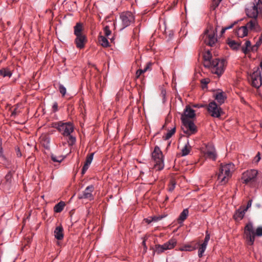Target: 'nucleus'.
I'll return each instance as SVG.
<instances>
[{"instance_id": "052dcab7", "label": "nucleus", "mask_w": 262, "mask_h": 262, "mask_svg": "<svg viewBox=\"0 0 262 262\" xmlns=\"http://www.w3.org/2000/svg\"><path fill=\"white\" fill-rule=\"evenodd\" d=\"M262 43V34L259 37L258 40L256 42L257 46H260Z\"/></svg>"}, {"instance_id": "f03ea898", "label": "nucleus", "mask_w": 262, "mask_h": 262, "mask_svg": "<svg viewBox=\"0 0 262 262\" xmlns=\"http://www.w3.org/2000/svg\"><path fill=\"white\" fill-rule=\"evenodd\" d=\"M234 170V165L232 163L226 164H221L220 166L218 180L221 185L227 183L232 176V173Z\"/></svg>"}, {"instance_id": "c9c22d12", "label": "nucleus", "mask_w": 262, "mask_h": 262, "mask_svg": "<svg viewBox=\"0 0 262 262\" xmlns=\"http://www.w3.org/2000/svg\"><path fill=\"white\" fill-rule=\"evenodd\" d=\"M51 158L53 162L60 163L64 160L65 157L63 156H56L54 154H51Z\"/></svg>"}, {"instance_id": "49530a36", "label": "nucleus", "mask_w": 262, "mask_h": 262, "mask_svg": "<svg viewBox=\"0 0 262 262\" xmlns=\"http://www.w3.org/2000/svg\"><path fill=\"white\" fill-rule=\"evenodd\" d=\"M260 159H261V157H260V152H258L253 160V162L255 163H257L260 161Z\"/></svg>"}, {"instance_id": "5701e85b", "label": "nucleus", "mask_w": 262, "mask_h": 262, "mask_svg": "<svg viewBox=\"0 0 262 262\" xmlns=\"http://www.w3.org/2000/svg\"><path fill=\"white\" fill-rule=\"evenodd\" d=\"M247 26H242L239 27L236 31V34L238 37L243 38L248 35Z\"/></svg>"}, {"instance_id": "bb28decb", "label": "nucleus", "mask_w": 262, "mask_h": 262, "mask_svg": "<svg viewBox=\"0 0 262 262\" xmlns=\"http://www.w3.org/2000/svg\"><path fill=\"white\" fill-rule=\"evenodd\" d=\"M190 149L191 146L189 145V140H188L187 143L185 144L184 147L182 148L181 150L182 156H187L189 154Z\"/></svg>"}, {"instance_id": "bf43d9fd", "label": "nucleus", "mask_w": 262, "mask_h": 262, "mask_svg": "<svg viewBox=\"0 0 262 262\" xmlns=\"http://www.w3.org/2000/svg\"><path fill=\"white\" fill-rule=\"evenodd\" d=\"M237 23L236 21H234L233 23L231 24L230 25L227 26V27H226L225 28L226 29V30H228V29H231L234 26L235 24H236Z\"/></svg>"}, {"instance_id": "de8ad7c7", "label": "nucleus", "mask_w": 262, "mask_h": 262, "mask_svg": "<svg viewBox=\"0 0 262 262\" xmlns=\"http://www.w3.org/2000/svg\"><path fill=\"white\" fill-rule=\"evenodd\" d=\"M242 52L245 54H247L248 52L250 51V49L248 48V47H246L245 46H243L241 48Z\"/></svg>"}, {"instance_id": "72a5a7b5", "label": "nucleus", "mask_w": 262, "mask_h": 262, "mask_svg": "<svg viewBox=\"0 0 262 262\" xmlns=\"http://www.w3.org/2000/svg\"><path fill=\"white\" fill-rule=\"evenodd\" d=\"M167 250L164 244L163 245H156L155 246V249L154 252L157 254H161Z\"/></svg>"}, {"instance_id": "39448f33", "label": "nucleus", "mask_w": 262, "mask_h": 262, "mask_svg": "<svg viewBox=\"0 0 262 262\" xmlns=\"http://www.w3.org/2000/svg\"><path fill=\"white\" fill-rule=\"evenodd\" d=\"M152 158L155 162V168L159 170L163 169L164 167V157L160 148L157 146L152 152Z\"/></svg>"}, {"instance_id": "412c9836", "label": "nucleus", "mask_w": 262, "mask_h": 262, "mask_svg": "<svg viewBox=\"0 0 262 262\" xmlns=\"http://www.w3.org/2000/svg\"><path fill=\"white\" fill-rule=\"evenodd\" d=\"M55 238L58 240H61L63 238V228L62 226H58L56 227L54 230Z\"/></svg>"}, {"instance_id": "4be33fe9", "label": "nucleus", "mask_w": 262, "mask_h": 262, "mask_svg": "<svg viewBox=\"0 0 262 262\" xmlns=\"http://www.w3.org/2000/svg\"><path fill=\"white\" fill-rule=\"evenodd\" d=\"M83 30V24L80 22L77 23L75 26L74 27V34L75 36L84 35L82 32Z\"/></svg>"}, {"instance_id": "2f4dec72", "label": "nucleus", "mask_w": 262, "mask_h": 262, "mask_svg": "<svg viewBox=\"0 0 262 262\" xmlns=\"http://www.w3.org/2000/svg\"><path fill=\"white\" fill-rule=\"evenodd\" d=\"M151 66L150 63L148 62L146 65L145 67L143 69H139L137 71L136 73V76L137 78H138L140 75L145 72H146L148 69L149 68L150 66Z\"/></svg>"}, {"instance_id": "20e7f679", "label": "nucleus", "mask_w": 262, "mask_h": 262, "mask_svg": "<svg viewBox=\"0 0 262 262\" xmlns=\"http://www.w3.org/2000/svg\"><path fill=\"white\" fill-rule=\"evenodd\" d=\"M262 12V0H254L247 6L246 13L250 18L256 19Z\"/></svg>"}, {"instance_id": "cd10ccee", "label": "nucleus", "mask_w": 262, "mask_h": 262, "mask_svg": "<svg viewBox=\"0 0 262 262\" xmlns=\"http://www.w3.org/2000/svg\"><path fill=\"white\" fill-rule=\"evenodd\" d=\"M65 203L64 202L60 201L58 203L55 205L54 207V210L55 212L59 213L61 212L64 208Z\"/></svg>"}, {"instance_id": "a878e982", "label": "nucleus", "mask_w": 262, "mask_h": 262, "mask_svg": "<svg viewBox=\"0 0 262 262\" xmlns=\"http://www.w3.org/2000/svg\"><path fill=\"white\" fill-rule=\"evenodd\" d=\"M188 213V209L187 208L184 209L180 213V215L178 218L179 223H182L187 218Z\"/></svg>"}, {"instance_id": "37998d69", "label": "nucleus", "mask_w": 262, "mask_h": 262, "mask_svg": "<svg viewBox=\"0 0 262 262\" xmlns=\"http://www.w3.org/2000/svg\"><path fill=\"white\" fill-rule=\"evenodd\" d=\"M104 34L106 36H108L109 35H111L112 32L110 29L109 26H106L104 28Z\"/></svg>"}, {"instance_id": "e433bc0d", "label": "nucleus", "mask_w": 262, "mask_h": 262, "mask_svg": "<svg viewBox=\"0 0 262 262\" xmlns=\"http://www.w3.org/2000/svg\"><path fill=\"white\" fill-rule=\"evenodd\" d=\"M195 249V247L191 245H185L179 248V250L181 251H191Z\"/></svg>"}, {"instance_id": "680f3d73", "label": "nucleus", "mask_w": 262, "mask_h": 262, "mask_svg": "<svg viewBox=\"0 0 262 262\" xmlns=\"http://www.w3.org/2000/svg\"><path fill=\"white\" fill-rule=\"evenodd\" d=\"M252 200H249L248 203H247V207L245 209H247V210H248V209L250 207H251V205H252Z\"/></svg>"}, {"instance_id": "5fc2aeb1", "label": "nucleus", "mask_w": 262, "mask_h": 262, "mask_svg": "<svg viewBox=\"0 0 262 262\" xmlns=\"http://www.w3.org/2000/svg\"><path fill=\"white\" fill-rule=\"evenodd\" d=\"M259 46H257V44L256 43L254 46L251 47L250 51L253 52L257 51Z\"/></svg>"}, {"instance_id": "6ab92c4d", "label": "nucleus", "mask_w": 262, "mask_h": 262, "mask_svg": "<svg viewBox=\"0 0 262 262\" xmlns=\"http://www.w3.org/2000/svg\"><path fill=\"white\" fill-rule=\"evenodd\" d=\"M213 97L220 105L224 103L226 99V94L223 92H217L213 95Z\"/></svg>"}, {"instance_id": "338daca9", "label": "nucleus", "mask_w": 262, "mask_h": 262, "mask_svg": "<svg viewBox=\"0 0 262 262\" xmlns=\"http://www.w3.org/2000/svg\"><path fill=\"white\" fill-rule=\"evenodd\" d=\"M226 29L225 28V27L224 28H223L222 30H221V35H223L225 32V31H226Z\"/></svg>"}, {"instance_id": "c03bdc74", "label": "nucleus", "mask_w": 262, "mask_h": 262, "mask_svg": "<svg viewBox=\"0 0 262 262\" xmlns=\"http://www.w3.org/2000/svg\"><path fill=\"white\" fill-rule=\"evenodd\" d=\"M166 90L164 89H162L161 90V96L162 97V100H163V102H165L166 100Z\"/></svg>"}, {"instance_id": "7c9ffc66", "label": "nucleus", "mask_w": 262, "mask_h": 262, "mask_svg": "<svg viewBox=\"0 0 262 262\" xmlns=\"http://www.w3.org/2000/svg\"><path fill=\"white\" fill-rule=\"evenodd\" d=\"M12 75L11 72L8 68H3L0 69V75L4 77H11Z\"/></svg>"}, {"instance_id": "a19ab883", "label": "nucleus", "mask_w": 262, "mask_h": 262, "mask_svg": "<svg viewBox=\"0 0 262 262\" xmlns=\"http://www.w3.org/2000/svg\"><path fill=\"white\" fill-rule=\"evenodd\" d=\"M12 179V173L11 171H9L5 176L6 181L9 183H10Z\"/></svg>"}, {"instance_id": "603ef678", "label": "nucleus", "mask_w": 262, "mask_h": 262, "mask_svg": "<svg viewBox=\"0 0 262 262\" xmlns=\"http://www.w3.org/2000/svg\"><path fill=\"white\" fill-rule=\"evenodd\" d=\"M210 239V234L209 233H208V231H206V235H205V239L204 240V242H205V243H208V242Z\"/></svg>"}, {"instance_id": "7ed1b4c3", "label": "nucleus", "mask_w": 262, "mask_h": 262, "mask_svg": "<svg viewBox=\"0 0 262 262\" xmlns=\"http://www.w3.org/2000/svg\"><path fill=\"white\" fill-rule=\"evenodd\" d=\"M217 27H214L212 25H209L202 36V39L204 42L210 47L216 46L217 42Z\"/></svg>"}, {"instance_id": "69168bd1", "label": "nucleus", "mask_w": 262, "mask_h": 262, "mask_svg": "<svg viewBox=\"0 0 262 262\" xmlns=\"http://www.w3.org/2000/svg\"><path fill=\"white\" fill-rule=\"evenodd\" d=\"M18 112L17 111V108H15L14 110L12 112V116H15L17 114Z\"/></svg>"}, {"instance_id": "f8f14e48", "label": "nucleus", "mask_w": 262, "mask_h": 262, "mask_svg": "<svg viewBox=\"0 0 262 262\" xmlns=\"http://www.w3.org/2000/svg\"><path fill=\"white\" fill-rule=\"evenodd\" d=\"M257 173L258 171L255 169L247 170L243 173L242 179L244 183L247 184L254 181Z\"/></svg>"}, {"instance_id": "4468645a", "label": "nucleus", "mask_w": 262, "mask_h": 262, "mask_svg": "<svg viewBox=\"0 0 262 262\" xmlns=\"http://www.w3.org/2000/svg\"><path fill=\"white\" fill-rule=\"evenodd\" d=\"M205 155L207 158L215 161L216 159L217 155L214 146L211 144H208L206 146L205 151Z\"/></svg>"}, {"instance_id": "58836bf2", "label": "nucleus", "mask_w": 262, "mask_h": 262, "mask_svg": "<svg viewBox=\"0 0 262 262\" xmlns=\"http://www.w3.org/2000/svg\"><path fill=\"white\" fill-rule=\"evenodd\" d=\"M222 0H213L211 5V9L212 10H215L219 5L220 3Z\"/></svg>"}, {"instance_id": "1a4fd4ad", "label": "nucleus", "mask_w": 262, "mask_h": 262, "mask_svg": "<svg viewBox=\"0 0 262 262\" xmlns=\"http://www.w3.org/2000/svg\"><path fill=\"white\" fill-rule=\"evenodd\" d=\"M207 111L210 116L213 118H220L222 113V110L214 101L209 103L207 106Z\"/></svg>"}, {"instance_id": "f257e3e1", "label": "nucleus", "mask_w": 262, "mask_h": 262, "mask_svg": "<svg viewBox=\"0 0 262 262\" xmlns=\"http://www.w3.org/2000/svg\"><path fill=\"white\" fill-rule=\"evenodd\" d=\"M56 128L64 137L68 138V143L70 146L73 145L76 142V138L72 134L74 130V126L70 122H62L59 121L54 124Z\"/></svg>"}, {"instance_id": "b1692460", "label": "nucleus", "mask_w": 262, "mask_h": 262, "mask_svg": "<svg viewBox=\"0 0 262 262\" xmlns=\"http://www.w3.org/2000/svg\"><path fill=\"white\" fill-rule=\"evenodd\" d=\"M177 244V240L175 238H171L168 242L164 244V246L167 250L173 249Z\"/></svg>"}, {"instance_id": "dca6fc26", "label": "nucleus", "mask_w": 262, "mask_h": 262, "mask_svg": "<svg viewBox=\"0 0 262 262\" xmlns=\"http://www.w3.org/2000/svg\"><path fill=\"white\" fill-rule=\"evenodd\" d=\"M195 116V111L193 110L189 105L186 106L183 114L181 116V121H182L183 117H186L188 119L194 118Z\"/></svg>"}, {"instance_id": "6e6d98bb", "label": "nucleus", "mask_w": 262, "mask_h": 262, "mask_svg": "<svg viewBox=\"0 0 262 262\" xmlns=\"http://www.w3.org/2000/svg\"><path fill=\"white\" fill-rule=\"evenodd\" d=\"M15 151H16V155L18 157H20L21 156V153L20 149L18 147H15Z\"/></svg>"}, {"instance_id": "a18cd8bd", "label": "nucleus", "mask_w": 262, "mask_h": 262, "mask_svg": "<svg viewBox=\"0 0 262 262\" xmlns=\"http://www.w3.org/2000/svg\"><path fill=\"white\" fill-rule=\"evenodd\" d=\"M255 236H262V227H258L255 231Z\"/></svg>"}, {"instance_id": "f704fd0d", "label": "nucleus", "mask_w": 262, "mask_h": 262, "mask_svg": "<svg viewBox=\"0 0 262 262\" xmlns=\"http://www.w3.org/2000/svg\"><path fill=\"white\" fill-rule=\"evenodd\" d=\"M228 45L233 50H237L241 46V43L232 40L228 42Z\"/></svg>"}, {"instance_id": "13d9d810", "label": "nucleus", "mask_w": 262, "mask_h": 262, "mask_svg": "<svg viewBox=\"0 0 262 262\" xmlns=\"http://www.w3.org/2000/svg\"><path fill=\"white\" fill-rule=\"evenodd\" d=\"M142 245H143V247H144V252H146V251H147V246H146V239H144L143 241V242H142Z\"/></svg>"}, {"instance_id": "2eb2a0df", "label": "nucleus", "mask_w": 262, "mask_h": 262, "mask_svg": "<svg viewBox=\"0 0 262 262\" xmlns=\"http://www.w3.org/2000/svg\"><path fill=\"white\" fill-rule=\"evenodd\" d=\"M86 41V37L84 34L76 36V38L74 41L76 47L80 49H83L84 47Z\"/></svg>"}, {"instance_id": "864d4df0", "label": "nucleus", "mask_w": 262, "mask_h": 262, "mask_svg": "<svg viewBox=\"0 0 262 262\" xmlns=\"http://www.w3.org/2000/svg\"><path fill=\"white\" fill-rule=\"evenodd\" d=\"M52 110L54 112H56L58 111V104L56 102H55L52 105Z\"/></svg>"}, {"instance_id": "ea45409f", "label": "nucleus", "mask_w": 262, "mask_h": 262, "mask_svg": "<svg viewBox=\"0 0 262 262\" xmlns=\"http://www.w3.org/2000/svg\"><path fill=\"white\" fill-rule=\"evenodd\" d=\"M94 155V152L93 153H91L90 155H89L86 157L85 164H87V165H88L89 166L90 165V164H91V163L92 162V160L93 159Z\"/></svg>"}, {"instance_id": "6e6552de", "label": "nucleus", "mask_w": 262, "mask_h": 262, "mask_svg": "<svg viewBox=\"0 0 262 262\" xmlns=\"http://www.w3.org/2000/svg\"><path fill=\"white\" fill-rule=\"evenodd\" d=\"M120 18L121 20V30L128 27L135 21V16L134 14L129 11L121 13Z\"/></svg>"}, {"instance_id": "4d7b16f0", "label": "nucleus", "mask_w": 262, "mask_h": 262, "mask_svg": "<svg viewBox=\"0 0 262 262\" xmlns=\"http://www.w3.org/2000/svg\"><path fill=\"white\" fill-rule=\"evenodd\" d=\"M245 46L247 47H248V48L250 49L251 47V41L249 40H246L245 43Z\"/></svg>"}, {"instance_id": "c756f323", "label": "nucleus", "mask_w": 262, "mask_h": 262, "mask_svg": "<svg viewBox=\"0 0 262 262\" xmlns=\"http://www.w3.org/2000/svg\"><path fill=\"white\" fill-rule=\"evenodd\" d=\"M257 18L251 20L249 21L245 26H247V28H249L250 30H253L255 29V27L258 26Z\"/></svg>"}, {"instance_id": "0eeeda50", "label": "nucleus", "mask_w": 262, "mask_h": 262, "mask_svg": "<svg viewBox=\"0 0 262 262\" xmlns=\"http://www.w3.org/2000/svg\"><path fill=\"white\" fill-rule=\"evenodd\" d=\"M245 238L249 245H252L255 241V230L252 222H249L246 225L244 229Z\"/></svg>"}, {"instance_id": "09e8293b", "label": "nucleus", "mask_w": 262, "mask_h": 262, "mask_svg": "<svg viewBox=\"0 0 262 262\" xmlns=\"http://www.w3.org/2000/svg\"><path fill=\"white\" fill-rule=\"evenodd\" d=\"M162 218H163L162 216H154L151 217V221H152V222H157L161 220Z\"/></svg>"}, {"instance_id": "3c124183", "label": "nucleus", "mask_w": 262, "mask_h": 262, "mask_svg": "<svg viewBox=\"0 0 262 262\" xmlns=\"http://www.w3.org/2000/svg\"><path fill=\"white\" fill-rule=\"evenodd\" d=\"M175 186H176V183H174L173 182H171V184L168 188V191L169 192L172 191L174 190Z\"/></svg>"}, {"instance_id": "aec40b11", "label": "nucleus", "mask_w": 262, "mask_h": 262, "mask_svg": "<svg viewBox=\"0 0 262 262\" xmlns=\"http://www.w3.org/2000/svg\"><path fill=\"white\" fill-rule=\"evenodd\" d=\"M246 211L247 209H242L241 208H238L235 212L233 215V219L235 221H241L243 219Z\"/></svg>"}, {"instance_id": "f3484780", "label": "nucleus", "mask_w": 262, "mask_h": 262, "mask_svg": "<svg viewBox=\"0 0 262 262\" xmlns=\"http://www.w3.org/2000/svg\"><path fill=\"white\" fill-rule=\"evenodd\" d=\"M204 58V66L206 68H209L211 66L212 60V54L210 51H206L203 55Z\"/></svg>"}, {"instance_id": "79ce46f5", "label": "nucleus", "mask_w": 262, "mask_h": 262, "mask_svg": "<svg viewBox=\"0 0 262 262\" xmlns=\"http://www.w3.org/2000/svg\"><path fill=\"white\" fill-rule=\"evenodd\" d=\"M59 91L60 93L62 94V96H64L67 92L66 88L62 85L60 84L59 85Z\"/></svg>"}, {"instance_id": "9b49d317", "label": "nucleus", "mask_w": 262, "mask_h": 262, "mask_svg": "<svg viewBox=\"0 0 262 262\" xmlns=\"http://www.w3.org/2000/svg\"><path fill=\"white\" fill-rule=\"evenodd\" d=\"M250 80L251 85L256 89H259L262 86V76L261 72L259 69L253 72L251 74Z\"/></svg>"}, {"instance_id": "393cba45", "label": "nucleus", "mask_w": 262, "mask_h": 262, "mask_svg": "<svg viewBox=\"0 0 262 262\" xmlns=\"http://www.w3.org/2000/svg\"><path fill=\"white\" fill-rule=\"evenodd\" d=\"M99 43L103 47L107 48L110 46L107 39L104 36L100 35L98 38Z\"/></svg>"}, {"instance_id": "774afa93", "label": "nucleus", "mask_w": 262, "mask_h": 262, "mask_svg": "<svg viewBox=\"0 0 262 262\" xmlns=\"http://www.w3.org/2000/svg\"><path fill=\"white\" fill-rule=\"evenodd\" d=\"M193 107L200 108V107H203V105H199V104H194V105H193Z\"/></svg>"}, {"instance_id": "423d86ee", "label": "nucleus", "mask_w": 262, "mask_h": 262, "mask_svg": "<svg viewBox=\"0 0 262 262\" xmlns=\"http://www.w3.org/2000/svg\"><path fill=\"white\" fill-rule=\"evenodd\" d=\"M211 66L209 68L212 72L218 76H221L224 72L226 66V61L224 59L214 58L212 60Z\"/></svg>"}, {"instance_id": "ddd939ff", "label": "nucleus", "mask_w": 262, "mask_h": 262, "mask_svg": "<svg viewBox=\"0 0 262 262\" xmlns=\"http://www.w3.org/2000/svg\"><path fill=\"white\" fill-rule=\"evenodd\" d=\"M94 190V186L91 185L87 186L85 190L83 191L82 194H79L78 196L79 199H89V200H92L93 199V196L92 192Z\"/></svg>"}, {"instance_id": "e2e57ef3", "label": "nucleus", "mask_w": 262, "mask_h": 262, "mask_svg": "<svg viewBox=\"0 0 262 262\" xmlns=\"http://www.w3.org/2000/svg\"><path fill=\"white\" fill-rule=\"evenodd\" d=\"M145 222L147 224H150L151 222H152V221H151V217H148L147 219H145Z\"/></svg>"}, {"instance_id": "8fccbe9b", "label": "nucleus", "mask_w": 262, "mask_h": 262, "mask_svg": "<svg viewBox=\"0 0 262 262\" xmlns=\"http://www.w3.org/2000/svg\"><path fill=\"white\" fill-rule=\"evenodd\" d=\"M89 167V165L84 164L82 169L81 174H84L86 171V170L88 169Z\"/></svg>"}, {"instance_id": "a211bd4d", "label": "nucleus", "mask_w": 262, "mask_h": 262, "mask_svg": "<svg viewBox=\"0 0 262 262\" xmlns=\"http://www.w3.org/2000/svg\"><path fill=\"white\" fill-rule=\"evenodd\" d=\"M2 143V139L0 138V160L3 164L5 165L6 166H9L10 162L4 154Z\"/></svg>"}, {"instance_id": "c85d7f7f", "label": "nucleus", "mask_w": 262, "mask_h": 262, "mask_svg": "<svg viewBox=\"0 0 262 262\" xmlns=\"http://www.w3.org/2000/svg\"><path fill=\"white\" fill-rule=\"evenodd\" d=\"M50 138L46 136L43 137L41 139V144L47 149L50 148Z\"/></svg>"}, {"instance_id": "4c0bfd02", "label": "nucleus", "mask_w": 262, "mask_h": 262, "mask_svg": "<svg viewBox=\"0 0 262 262\" xmlns=\"http://www.w3.org/2000/svg\"><path fill=\"white\" fill-rule=\"evenodd\" d=\"M176 132V127H173L172 128L168 130L167 133L165 134V136L163 137L164 140H166L170 138Z\"/></svg>"}, {"instance_id": "0e129e2a", "label": "nucleus", "mask_w": 262, "mask_h": 262, "mask_svg": "<svg viewBox=\"0 0 262 262\" xmlns=\"http://www.w3.org/2000/svg\"><path fill=\"white\" fill-rule=\"evenodd\" d=\"M201 82L203 84H207L209 83V80L208 79H203L201 80Z\"/></svg>"}, {"instance_id": "473e14b6", "label": "nucleus", "mask_w": 262, "mask_h": 262, "mask_svg": "<svg viewBox=\"0 0 262 262\" xmlns=\"http://www.w3.org/2000/svg\"><path fill=\"white\" fill-rule=\"evenodd\" d=\"M207 245L208 243H205V242H203V243L201 245L198 250V256L199 257H201L203 256V253L206 250Z\"/></svg>"}, {"instance_id": "9d476101", "label": "nucleus", "mask_w": 262, "mask_h": 262, "mask_svg": "<svg viewBox=\"0 0 262 262\" xmlns=\"http://www.w3.org/2000/svg\"><path fill=\"white\" fill-rule=\"evenodd\" d=\"M182 122L184 127L186 128V130L183 128L184 132L188 136L194 134L196 132V126L192 121L189 120L186 117H183Z\"/></svg>"}]
</instances>
